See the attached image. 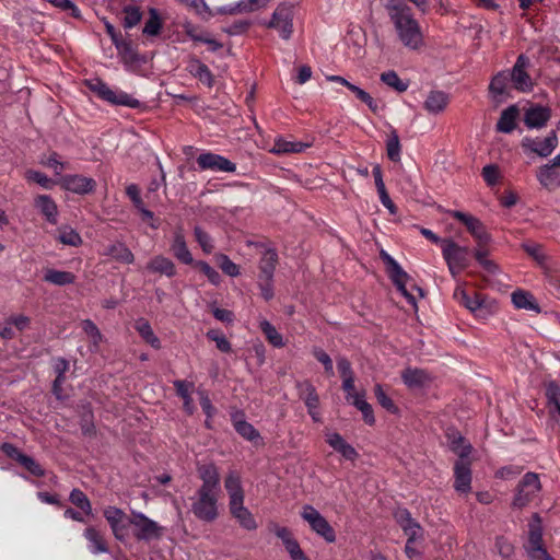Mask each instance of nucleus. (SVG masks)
<instances>
[{"instance_id":"f257e3e1","label":"nucleus","mask_w":560,"mask_h":560,"mask_svg":"<svg viewBox=\"0 0 560 560\" xmlns=\"http://www.w3.org/2000/svg\"><path fill=\"white\" fill-rule=\"evenodd\" d=\"M202 485L191 498V511L202 521L212 522L218 516V498L220 492V474L214 464L198 467Z\"/></svg>"},{"instance_id":"f03ea898","label":"nucleus","mask_w":560,"mask_h":560,"mask_svg":"<svg viewBox=\"0 0 560 560\" xmlns=\"http://www.w3.org/2000/svg\"><path fill=\"white\" fill-rule=\"evenodd\" d=\"M398 40L409 50H419L424 46V35L419 22L415 19L411 9L396 13L389 19Z\"/></svg>"},{"instance_id":"7ed1b4c3","label":"nucleus","mask_w":560,"mask_h":560,"mask_svg":"<svg viewBox=\"0 0 560 560\" xmlns=\"http://www.w3.org/2000/svg\"><path fill=\"white\" fill-rule=\"evenodd\" d=\"M455 300L469 310L476 317L487 318L497 311V303L480 293H469L462 287H457L454 291Z\"/></svg>"},{"instance_id":"20e7f679","label":"nucleus","mask_w":560,"mask_h":560,"mask_svg":"<svg viewBox=\"0 0 560 560\" xmlns=\"http://www.w3.org/2000/svg\"><path fill=\"white\" fill-rule=\"evenodd\" d=\"M442 256L454 278L470 265L469 248L458 245L451 238H445L442 242Z\"/></svg>"},{"instance_id":"39448f33","label":"nucleus","mask_w":560,"mask_h":560,"mask_svg":"<svg viewBox=\"0 0 560 560\" xmlns=\"http://www.w3.org/2000/svg\"><path fill=\"white\" fill-rule=\"evenodd\" d=\"M541 490L539 476L536 472H527L518 481L512 500V508L523 509L534 501Z\"/></svg>"},{"instance_id":"423d86ee","label":"nucleus","mask_w":560,"mask_h":560,"mask_svg":"<svg viewBox=\"0 0 560 560\" xmlns=\"http://www.w3.org/2000/svg\"><path fill=\"white\" fill-rule=\"evenodd\" d=\"M301 517L310 525L311 529L327 542L336 540L334 528L327 520L312 505L306 504L301 510Z\"/></svg>"},{"instance_id":"0eeeda50","label":"nucleus","mask_w":560,"mask_h":560,"mask_svg":"<svg viewBox=\"0 0 560 560\" xmlns=\"http://www.w3.org/2000/svg\"><path fill=\"white\" fill-rule=\"evenodd\" d=\"M131 526L138 540L149 541L159 539L163 535V527L140 512H132Z\"/></svg>"},{"instance_id":"6e6552de","label":"nucleus","mask_w":560,"mask_h":560,"mask_svg":"<svg viewBox=\"0 0 560 560\" xmlns=\"http://www.w3.org/2000/svg\"><path fill=\"white\" fill-rule=\"evenodd\" d=\"M103 514L114 537L119 541H125L128 537V527L131 526V516L116 506L105 508Z\"/></svg>"},{"instance_id":"1a4fd4ad","label":"nucleus","mask_w":560,"mask_h":560,"mask_svg":"<svg viewBox=\"0 0 560 560\" xmlns=\"http://www.w3.org/2000/svg\"><path fill=\"white\" fill-rule=\"evenodd\" d=\"M293 14L294 5L282 3L275 10L272 19L267 26L276 28L283 39H289L293 33Z\"/></svg>"},{"instance_id":"9d476101","label":"nucleus","mask_w":560,"mask_h":560,"mask_svg":"<svg viewBox=\"0 0 560 560\" xmlns=\"http://www.w3.org/2000/svg\"><path fill=\"white\" fill-rule=\"evenodd\" d=\"M448 213L466 226L471 236L477 241L478 245H487L490 242V235L478 218L457 210L450 211Z\"/></svg>"},{"instance_id":"9b49d317","label":"nucleus","mask_w":560,"mask_h":560,"mask_svg":"<svg viewBox=\"0 0 560 560\" xmlns=\"http://www.w3.org/2000/svg\"><path fill=\"white\" fill-rule=\"evenodd\" d=\"M524 149L529 150L541 158L549 156L558 145V137L551 131L545 139L524 138L522 141Z\"/></svg>"},{"instance_id":"f8f14e48","label":"nucleus","mask_w":560,"mask_h":560,"mask_svg":"<svg viewBox=\"0 0 560 560\" xmlns=\"http://www.w3.org/2000/svg\"><path fill=\"white\" fill-rule=\"evenodd\" d=\"M59 182L63 189L79 195L89 194L96 186L93 178L83 175H66L60 177Z\"/></svg>"},{"instance_id":"ddd939ff","label":"nucleus","mask_w":560,"mask_h":560,"mask_svg":"<svg viewBox=\"0 0 560 560\" xmlns=\"http://www.w3.org/2000/svg\"><path fill=\"white\" fill-rule=\"evenodd\" d=\"M197 163L201 170L232 173L236 170L230 160L214 153H202L198 156Z\"/></svg>"},{"instance_id":"4468645a","label":"nucleus","mask_w":560,"mask_h":560,"mask_svg":"<svg viewBox=\"0 0 560 560\" xmlns=\"http://www.w3.org/2000/svg\"><path fill=\"white\" fill-rule=\"evenodd\" d=\"M527 66L528 59L521 55L510 73L512 85L521 92H527L533 86V81L526 72Z\"/></svg>"},{"instance_id":"2eb2a0df","label":"nucleus","mask_w":560,"mask_h":560,"mask_svg":"<svg viewBox=\"0 0 560 560\" xmlns=\"http://www.w3.org/2000/svg\"><path fill=\"white\" fill-rule=\"evenodd\" d=\"M171 252L173 253L174 257L180 262L186 265L194 264V258L190 250L187 247L182 226H177L173 233Z\"/></svg>"},{"instance_id":"dca6fc26","label":"nucleus","mask_w":560,"mask_h":560,"mask_svg":"<svg viewBox=\"0 0 560 560\" xmlns=\"http://www.w3.org/2000/svg\"><path fill=\"white\" fill-rule=\"evenodd\" d=\"M224 488L229 497V506L244 502L245 492L242 486V479L238 472L231 470L224 479Z\"/></svg>"},{"instance_id":"f3484780","label":"nucleus","mask_w":560,"mask_h":560,"mask_svg":"<svg viewBox=\"0 0 560 560\" xmlns=\"http://www.w3.org/2000/svg\"><path fill=\"white\" fill-rule=\"evenodd\" d=\"M454 488L459 493H468L471 489V469L469 460H457L454 465Z\"/></svg>"},{"instance_id":"a211bd4d","label":"nucleus","mask_w":560,"mask_h":560,"mask_svg":"<svg viewBox=\"0 0 560 560\" xmlns=\"http://www.w3.org/2000/svg\"><path fill=\"white\" fill-rule=\"evenodd\" d=\"M229 511L234 520L246 530H255L257 528V522L253 513L245 506L244 502L232 504L229 506Z\"/></svg>"},{"instance_id":"6ab92c4d","label":"nucleus","mask_w":560,"mask_h":560,"mask_svg":"<svg viewBox=\"0 0 560 560\" xmlns=\"http://www.w3.org/2000/svg\"><path fill=\"white\" fill-rule=\"evenodd\" d=\"M326 442L332 447L336 452L340 453L342 457L348 460H355L359 456L355 448L347 443L345 439L336 432H330L326 434Z\"/></svg>"},{"instance_id":"aec40b11","label":"nucleus","mask_w":560,"mask_h":560,"mask_svg":"<svg viewBox=\"0 0 560 560\" xmlns=\"http://www.w3.org/2000/svg\"><path fill=\"white\" fill-rule=\"evenodd\" d=\"M54 238L63 246L79 247L83 244L79 232L68 224L59 226L54 233Z\"/></svg>"},{"instance_id":"412c9836","label":"nucleus","mask_w":560,"mask_h":560,"mask_svg":"<svg viewBox=\"0 0 560 560\" xmlns=\"http://www.w3.org/2000/svg\"><path fill=\"white\" fill-rule=\"evenodd\" d=\"M84 538L88 540V549L93 555L108 552V547L104 535L93 526L85 528L83 533Z\"/></svg>"},{"instance_id":"4be33fe9","label":"nucleus","mask_w":560,"mask_h":560,"mask_svg":"<svg viewBox=\"0 0 560 560\" xmlns=\"http://www.w3.org/2000/svg\"><path fill=\"white\" fill-rule=\"evenodd\" d=\"M37 211L44 217V219L48 223L52 225H56L58 223V206L49 196H37Z\"/></svg>"},{"instance_id":"5701e85b","label":"nucleus","mask_w":560,"mask_h":560,"mask_svg":"<svg viewBox=\"0 0 560 560\" xmlns=\"http://www.w3.org/2000/svg\"><path fill=\"white\" fill-rule=\"evenodd\" d=\"M147 270L152 273H160L172 278L176 275L175 264L163 255L154 256L147 265Z\"/></svg>"},{"instance_id":"b1692460","label":"nucleus","mask_w":560,"mask_h":560,"mask_svg":"<svg viewBox=\"0 0 560 560\" xmlns=\"http://www.w3.org/2000/svg\"><path fill=\"white\" fill-rule=\"evenodd\" d=\"M102 100L114 104V105H124L131 108H136L140 105V102L136 98H133L128 93L120 91V90H114L107 85L105 89L104 95L102 96Z\"/></svg>"},{"instance_id":"393cba45","label":"nucleus","mask_w":560,"mask_h":560,"mask_svg":"<svg viewBox=\"0 0 560 560\" xmlns=\"http://www.w3.org/2000/svg\"><path fill=\"white\" fill-rule=\"evenodd\" d=\"M450 97L442 91H431L424 101V108L432 115H438L445 110Z\"/></svg>"},{"instance_id":"a878e982","label":"nucleus","mask_w":560,"mask_h":560,"mask_svg":"<svg viewBox=\"0 0 560 560\" xmlns=\"http://www.w3.org/2000/svg\"><path fill=\"white\" fill-rule=\"evenodd\" d=\"M537 179L548 189L558 187L560 186V168L546 164L538 170Z\"/></svg>"},{"instance_id":"bb28decb","label":"nucleus","mask_w":560,"mask_h":560,"mask_svg":"<svg viewBox=\"0 0 560 560\" xmlns=\"http://www.w3.org/2000/svg\"><path fill=\"white\" fill-rule=\"evenodd\" d=\"M277 261H278V255L275 249L268 248L262 253V256H261L260 262H259L260 279L272 280Z\"/></svg>"},{"instance_id":"cd10ccee","label":"nucleus","mask_w":560,"mask_h":560,"mask_svg":"<svg viewBox=\"0 0 560 560\" xmlns=\"http://www.w3.org/2000/svg\"><path fill=\"white\" fill-rule=\"evenodd\" d=\"M52 366H54V371L56 373V378H55L54 385H52V392L58 399H61V398L66 397V394L63 393V389H62V384L65 382V373L69 369V363L61 358H57L54 360Z\"/></svg>"},{"instance_id":"c85d7f7f","label":"nucleus","mask_w":560,"mask_h":560,"mask_svg":"<svg viewBox=\"0 0 560 560\" xmlns=\"http://www.w3.org/2000/svg\"><path fill=\"white\" fill-rule=\"evenodd\" d=\"M550 118V112L546 107L536 106L529 108L525 114V124L529 128H540Z\"/></svg>"},{"instance_id":"c756f323","label":"nucleus","mask_w":560,"mask_h":560,"mask_svg":"<svg viewBox=\"0 0 560 560\" xmlns=\"http://www.w3.org/2000/svg\"><path fill=\"white\" fill-rule=\"evenodd\" d=\"M310 145L307 143L299 141H289L283 138H278L275 140V143L270 149V152L275 154L300 153L303 152Z\"/></svg>"},{"instance_id":"7c9ffc66","label":"nucleus","mask_w":560,"mask_h":560,"mask_svg":"<svg viewBox=\"0 0 560 560\" xmlns=\"http://www.w3.org/2000/svg\"><path fill=\"white\" fill-rule=\"evenodd\" d=\"M115 47L117 49L119 58L127 68H131L141 61L139 55L132 48L130 43L121 39L120 42L115 44Z\"/></svg>"},{"instance_id":"2f4dec72","label":"nucleus","mask_w":560,"mask_h":560,"mask_svg":"<svg viewBox=\"0 0 560 560\" xmlns=\"http://www.w3.org/2000/svg\"><path fill=\"white\" fill-rule=\"evenodd\" d=\"M105 256H110L112 258L124 262V264H132L135 260V256L131 250L126 247L122 243H114L108 245L103 253Z\"/></svg>"},{"instance_id":"473e14b6","label":"nucleus","mask_w":560,"mask_h":560,"mask_svg":"<svg viewBox=\"0 0 560 560\" xmlns=\"http://www.w3.org/2000/svg\"><path fill=\"white\" fill-rule=\"evenodd\" d=\"M135 329L139 332L142 339L154 349L161 348V341L155 336L150 323L144 318H139L135 323Z\"/></svg>"},{"instance_id":"72a5a7b5","label":"nucleus","mask_w":560,"mask_h":560,"mask_svg":"<svg viewBox=\"0 0 560 560\" xmlns=\"http://www.w3.org/2000/svg\"><path fill=\"white\" fill-rule=\"evenodd\" d=\"M299 396L305 402L307 409L318 408L319 398L315 387L310 382L298 383Z\"/></svg>"},{"instance_id":"f704fd0d","label":"nucleus","mask_w":560,"mask_h":560,"mask_svg":"<svg viewBox=\"0 0 560 560\" xmlns=\"http://www.w3.org/2000/svg\"><path fill=\"white\" fill-rule=\"evenodd\" d=\"M512 302L516 308L539 312L535 298L526 291L518 290L513 292Z\"/></svg>"},{"instance_id":"c9c22d12","label":"nucleus","mask_w":560,"mask_h":560,"mask_svg":"<svg viewBox=\"0 0 560 560\" xmlns=\"http://www.w3.org/2000/svg\"><path fill=\"white\" fill-rule=\"evenodd\" d=\"M44 280L56 285H66L73 283L75 276L69 271L46 269L44 271Z\"/></svg>"},{"instance_id":"e433bc0d","label":"nucleus","mask_w":560,"mask_h":560,"mask_svg":"<svg viewBox=\"0 0 560 560\" xmlns=\"http://www.w3.org/2000/svg\"><path fill=\"white\" fill-rule=\"evenodd\" d=\"M189 72L207 86H212L213 77L210 69L202 62L194 60L188 66Z\"/></svg>"},{"instance_id":"4c0bfd02","label":"nucleus","mask_w":560,"mask_h":560,"mask_svg":"<svg viewBox=\"0 0 560 560\" xmlns=\"http://www.w3.org/2000/svg\"><path fill=\"white\" fill-rule=\"evenodd\" d=\"M451 450L460 457L459 460H467L471 452V445L459 434L448 435Z\"/></svg>"},{"instance_id":"58836bf2","label":"nucleus","mask_w":560,"mask_h":560,"mask_svg":"<svg viewBox=\"0 0 560 560\" xmlns=\"http://www.w3.org/2000/svg\"><path fill=\"white\" fill-rule=\"evenodd\" d=\"M542 545V529L540 526L539 518L536 517L535 522H533L529 525V537H528V544L526 546V550L534 551L536 549H544Z\"/></svg>"},{"instance_id":"ea45409f","label":"nucleus","mask_w":560,"mask_h":560,"mask_svg":"<svg viewBox=\"0 0 560 560\" xmlns=\"http://www.w3.org/2000/svg\"><path fill=\"white\" fill-rule=\"evenodd\" d=\"M510 83V73L503 71L493 77L489 90L494 96L503 95L509 92Z\"/></svg>"},{"instance_id":"a19ab883","label":"nucleus","mask_w":560,"mask_h":560,"mask_svg":"<svg viewBox=\"0 0 560 560\" xmlns=\"http://www.w3.org/2000/svg\"><path fill=\"white\" fill-rule=\"evenodd\" d=\"M516 115L517 110L514 106L503 110L497 124V129L501 132H511L515 128Z\"/></svg>"},{"instance_id":"79ce46f5","label":"nucleus","mask_w":560,"mask_h":560,"mask_svg":"<svg viewBox=\"0 0 560 560\" xmlns=\"http://www.w3.org/2000/svg\"><path fill=\"white\" fill-rule=\"evenodd\" d=\"M404 383L409 387H419L428 380L427 374L422 370L407 369L401 374Z\"/></svg>"},{"instance_id":"37998d69","label":"nucleus","mask_w":560,"mask_h":560,"mask_svg":"<svg viewBox=\"0 0 560 560\" xmlns=\"http://www.w3.org/2000/svg\"><path fill=\"white\" fill-rule=\"evenodd\" d=\"M382 256L387 262L388 273L394 283H400V281L409 279V276L402 270V268L393 257L386 253H383Z\"/></svg>"},{"instance_id":"c03bdc74","label":"nucleus","mask_w":560,"mask_h":560,"mask_svg":"<svg viewBox=\"0 0 560 560\" xmlns=\"http://www.w3.org/2000/svg\"><path fill=\"white\" fill-rule=\"evenodd\" d=\"M382 256L387 262L388 273L394 283H400V281L409 279V276L402 270V268L393 257L386 253H383Z\"/></svg>"},{"instance_id":"a18cd8bd","label":"nucleus","mask_w":560,"mask_h":560,"mask_svg":"<svg viewBox=\"0 0 560 560\" xmlns=\"http://www.w3.org/2000/svg\"><path fill=\"white\" fill-rule=\"evenodd\" d=\"M177 394L184 400V409L187 413L191 415L195 410L192 405V399L190 397V390L192 388V384L186 383L184 381H176L174 383Z\"/></svg>"},{"instance_id":"49530a36","label":"nucleus","mask_w":560,"mask_h":560,"mask_svg":"<svg viewBox=\"0 0 560 560\" xmlns=\"http://www.w3.org/2000/svg\"><path fill=\"white\" fill-rule=\"evenodd\" d=\"M271 0H241L232 8L230 13L253 12L266 7Z\"/></svg>"},{"instance_id":"de8ad7c7","label":"nucleus","mask_w":560,"mask_h":560,"mask_svg":"<svg viewBox=\"0 0 560 560\" xmlns=\"http://www.w3.org/2000/svg\"><path fill=\"white\" fill-rule=\"evenodd\" d=\"M386 151L387 156L393 162H398L400 160V141L396 130H392L387 140H386Z\"/></svg>"},{"instance_id":"09e8293b","label":"nucleus","mask_w":560,"mask_h":560,"mask_svg":"<svg viewBox=\"0 0 560 560\" xmlns=\"http://www.w3.org/2000/svg\"><path fill=\"white\" fill-rule=\"evenodd\" d=\"M352 404L362 412L363 420L369 425L374 424L375 418L373 415L372 406L361 395H353Z\"/></svg>"},{"instance_id":"8fccbe9b","label":"nucleus","mask_w":560,"mask_h":560,"mask_svg":"<svg viewBox=\"0 0 560 560\" xmlns=\"http://www.w3.org/2000/svg\"><path fill=\"white\" fill-rule=\"evenodd\" d=\"M260 328L265 334L268 341L277 348H281L284 346L282 336L277 331L275 326H272L269 322L262 320L260 323Z\"/></svg>"},{"instance_id":"3c124183","label":"nucleus","mask_w":560,"mask_h":560,"mask_svg":"<svg viewBox=\"0 0 560 560\" xmlns=\"http://www.w3.org/2000/svg\"><path fill=\"white\" fill-rule=\"evenodd\" d=\"M271 530L279 539H281L287 551L291 550V548L299 544L292 536L291 530L284 526L273 525Z\"/></svg>"},{"instance_id":"603ef678","label":"nucleus","mask_w":560,"mask_h":560,"mask_svg":"<svg viewBox=\"0 0 560 560\" xmlns=\"http://www.w3.org/2000/svg\"><path fill=\"white\" fill-rule=\"evenodd\" d=\"M381 81L398 92H404L408 89V84L401 81L398 74L393 70L383 72L381 74Z\"/></svg>"},{"instance_id":"864d4df0","label":"nucleus","mask_w":560,"mask_h":560,"mask_svg":"<svg viewBox=\"0 0 560 560\" xmlns=\"http://www.w3.org/2000/svg\"><path fill=\"white\" fill-rule=\"evenodd\" d=\"M40 164L49 168L54 175L58 178L63 177L61 174L65 170V163L58 159L56 153H51L49 156H43Z\"/></svg>"},{"instance_id":"5fc2aeb1","label":"nucleus","mask_w":560,"mask_h":560,"mask_svg":"<svg viewBox=\"0 0 560 560\" xmlns=\"http://www.w3.org/2000/svg\"><path fill=\"white\" fill-rule=\"evenodd\" d=\"M124 27L125 28H132L136 26L142 18V14L139 10V8L133 5H127L124 8Z\"/></svg>"},{"instance_id":"6e6d98bb","label":"nucleus","mask_w":560,"mask_h":560,"mask_svg":"<svg viewBox=\"0 0 560 560\" xmlns=\"http://www.w3.org/2000/svg\"><path fill=\"white\" fill-rule=\"evenodd\" d=\"M2 450L3 452L12 457V458H15L16 460H19L22 465H24L30 471L33 472V466H34V462L32 458L30 457H26L25 455L21 454L16 447H14L13 445L11 444H3L2 446Z\"/></svg>"},{"instance_id":"4d7b16f0","label":"nucleus","mask_w":560,"mask_h":560,"mask_svg":"<svg viewBox=\"0 0 560 560\" xmlns=\"http://www.w3.org/2000/svg\"><path fill=\"white\" fill-rule=\"evenodd\" d=\"M70 501L72 504L81 509L86 514L92 513V506L88 497L79 489H74L70 493Z\"/></svg>"},{"instance_id":"13d9d810","label":"nucleus","mask_w":560,"mask_h":560,"mask_svg":"<svg viewBox=\"0 0 560 560\" xmlns=\"http://www.w3.org/2000/svg\"><path fill=\"white\" fill-rule=\"evenodd\" d=\"M546 395L551 412H558L560 416V388L555 384H550L547 387Z\"/></svg>"},{"instance_id":"bf43d9fd","label":"nucleus","mask_w":560,"mask_h":560,"mask_svg":"<svg viewBox=\"0 0 560 560\" xmlns=\"http://www.w3.org/2000/svg\"><path fill=\"white\" fill-rule=\"evenodd\" d=\"M195 267L199 268L200 271L205 273V276L208 278V280L214 284L218 285L221 281L220 273L213 269L208 262L206 261H194Z\"/></svg>"},{"instance_id":"052dcab7","label":"nucleus","mask_w":560,"mask_h":560,"mask_svg":"<svg viewBox=\"0 0 560 560\" xmlns=\"http://www.w3.org/2000/svg\"><path fill=\"white\" fill-rule=\"evenodd\" d=\"M207 337L214 341L215 345H217V348L222 351V352H225V353H229L231 352L232 348H231V343L229 342V340L225 338V336L223 334H221L220 331L218 330H209L207 332Z\"/></svg>"},{"instance_id":"680f3d73","label":"nucleus","mask_w":560,"mask_h":560,"mask_svg":"<svg viewBox=\"0 0 560 560\" xmlns=\"http://www.w3.org/2000/svg\"><path fill=\"white\" fill-rule=\"evenodd\" d=\"M161 27L162 24L158 13L155 12V10H151V16L145 22V25L143 27V34L149 36H155L160 33Z\"/></svg>"},{"instance_id":"e2e57ef3","label":"nucleus","mask_w":560,"mask_h":560,"mask_svg":"<svg viewBox=\"0 0 560 560\" xmlns=\"http://www.w3.org/2000/svg\"><path fill=\"white\" fill-rule=\"evenodd\" d=\"M523 471V466L520 465H506L499 468L495 471V477L503 480H511L514 477L521 475Z\"/></svg>"},{"instance_id":"0e129e2a","label":"nucleus","mask_w":560,"mask_h":560,"mask_svg":"<svg viewBox=\"0 0 560 560\" xmlns=\"http://www.w3.org/2000/svg\"><path fill=\"white\" fill-rule=\"evenodd\" d=\"M482 177L489 186H494L501 178L500 170L494 164L486 165L482 168Z\"/></svg>"},{"instance_id":"69168bd1","label":"nucleus","mask_w":560,"mask_h":560,"mask_svg":"<svg viewBox=\"0 0 560 560\" xmlns=\"http://www.w3.org/2000/svg\"><path fill=\"white\" fill-rule=\"evenodd\" d=\"M195 238L198 244L201 246L202 250L207 254H210L213 249L212 240L208 233H206L201 228L196 226L194 230Z\"/></svg>"},{"instance_id":"338daca9","label":"nucleus","mask_w":560,"mask_h":560,"mask_svg":"<svg viewBox=\"0 0 560 560\" xmlns=\"http://www.w3.org/2000/svg\"><path fill=\"white\" fill-rule=\"evenodd\" d=\"M374 393H375V397L378 401V404L385 408L386 410L390 411V412H396L397 408L395 406V404L393 402V400L385 394L383 387L377 384L375 385L374 387Z\"/></svg>"},{"instance_id":"774afa93","label":"nucleus","mask_w":560,"mask_h":560,"mask_svg":"<svg viewBox=\"0 0 560 560\" xmlns=\"http://www.w3.org/2000/svg\"><path fill=\"white\" fill-rule=\"evenodd\" d=\"M348 89L355 95L357 98H359L361 102L365 103L373 112H375L377 109V105H376L375 101L368 92H365L364 90H362L361 88H359L352 83L350 84V86Z\"/></svg>"}]
</instances>
